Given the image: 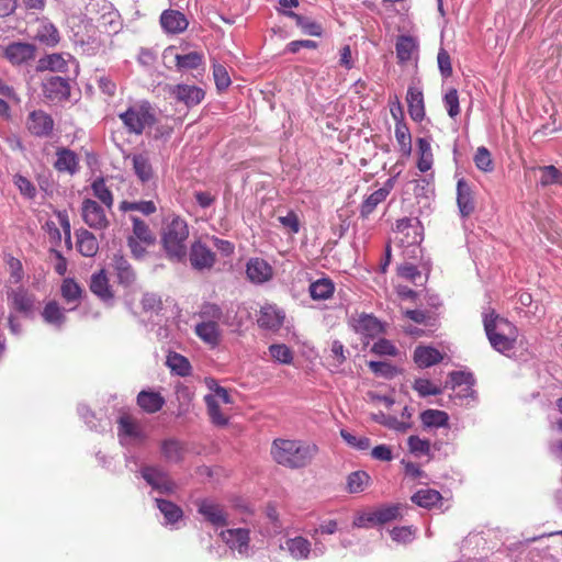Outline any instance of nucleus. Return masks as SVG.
I'll return each instance as SVG.
<instances>
[{
  "label": "nucleus",
  "instance_id": "412c9836",
  "mask_svg": "<svg viewBox=\"0 0 562 562\" xmlns=\"http://www.w3.org/2000/svg\"><path fill=\"white\" fill-rule=\"evenodd\" d=\"M395 231L403 234L406 239H402V243L407 245H414L422 241L420 224L417 218L403 217L396 221Z\"/></svg>",
  "mask_w": 562,
  "mask_h": 562
},
{
  "label": "nucleus",
  "instance_id": "b1692460",
  "mask_svg": "<svg viewBox=\"0 0 562 562\" xmlns=\"http://www.w3.org/2000/svg\"><path fill=\"white\" fill-rule=\"evenodd\" d=\"M396 58L400 65H405L413 60L418 52L417 41L408 35H401L397 37L395 44Z\"/></svg>",
  "mask_w": 562,
  "mask_h": 562
},
{
  "label": "nucleus",
  "instance_id": "69168bd1",
  "mask_svg": "<svg viewBox=\"0 0 562 562\" xmlns=\"http://www.w3.org/2000/svg\"><path fill=\"white\" fill-rule=\"evenodd\" d=\"M391 538L397 543H409L415 539L416 529L408 527H395L391 530Z\"/></svg>",
  "mask_w": 562,
  "mask_h": 562
},
{
  "label": "nucleus",
  "instance_id": "58836bf2",
  "mask_svg": "<svg viewBox=\"0 0 562 562\" xmlns=\"http://www.w3.org/2000/svg\"><path fill=\"white\" fill-rule=\"evenodd\" d=\"M42 316L47 324L58 328H60L66 321L65 311L55 301H50L45 305Z\"/></svg>",
  "mask_w": 562,
  "mask_h": 562
},
{
  "label": "nucleus",
  "instance_id": "0eeeda50",
  "mask_svg": "<svg viewBox=\"0 0 562 562\" xmlns=\"http://www.w3.org/2000/svg\"><path fill=\"white\" fill-rule=\"evenodd\" d=\"M221 539L229 549L236 550L243 558H249L250 552V531L246 528H232L221 531Z\"/></svg>",
  "mask_w": 562,
  "mask_h": 562
},
{
  "label": "nucleus",
  "instance_id": "2eb2a0df",
  "mask_svg": "<svg viewBox=\"0 0 562 562\" xmlns=\"http://www.w3.org/2000/svg\"><path fill=\"white\" fill-rule=\"evenodd\" d=\"M36 47L30 43L14 42L4 49V57L13 65H21L35 58Z\"/></svg>",
  "mask_w": 562,
  "mask_h": 562
},
{
  "label": "nucleus",
  "instance_id": "2f4dec72",
  "mask_svg": "<svg viewBox=\"0 0 562 562\" xmlns=\"http://www.w3.org/2000/svg\"><path fill=\"white\" fill-rule=\"evenodd\" d=\"M450 378V384L452 389H456L461 385H467L464 389L463 397H475V391L472 389V386L475 384V378L471 372H464V371H452L449 374ZM449 382H447L446 386H448Z\"/></svg>",
  "mask_w": 562,
  "mask_h": 562
},
{
  "label": "nucleus",
  "instance_id": "20e7f679",
  "mask_svg": "<svg viewBox=\"0 0 562 562\" xmlns=\"http://www.w3.org/2000/svg\"><path fill=\"white\" fill-rule=\"evenodd\" d=\"M119 119L130 134L142 135L144 131L156 122L155 110L151 104L142 100L130 105L119 113Z\"/></svg>",
  "mask_w": 562,
  "mask_h": 562
},
{
  "label": "nucleus",
  "instance_id": "c85d7f7f",
  "mask_svg": "<svg viewBox=\"0 0 562 562\" xmlns=\"http://www.w3.org/2000/svg\"><path fill=\"white\" fill-rule=\"evenodd\" d=\"M77 249L85 257H93L99 250L95 236L86 228L76 232Z\"/></svg>",
  "mask_w": 562,
  "mask_h": 562
},
{
  "label": "nucleus",
  "instance_id": "bb28decb",
  "mask_svg": "<svg viewBox=\"0 0 562 562\" xmlns=\"http://www.w3.org/2000/svg\"><path fill=\"white\" fill-rule=\"evenodd\" d=\"M8 297L12 302V307L27 315L33 311L35 297L33 294H30L25 289L19 288L16 290H12L8 293Z\"/></svg>",
  "mask_w": 562,
  "mask_h": 562
},
{
  "label": "nucleus",
  "instance_id": "f704fd0d",
  "mask_svg": "<svg viewBox=\"0 0 562 562\" xmlns=\"http://www.w3.org/2000/svg\"><path fill=\"white\" fill-rule=\"evenodd\" d=\"M283 14L295 20L296 25L306 35L322 36L323 27L319 23L311 20L310 18L296 14L293 11H283Z\"/></svg>",
  "mask_w": 562,
  "mask_h": 562
},
{
  "label": "nucleus",
  "instance_id": "dca6fc26",
  "mask_svg": "<svg viewBox=\"0 0 562 562\" xmlns=\"http://www.w3.org/2000/svg\"><path fill=\"white\" fill-rule=\"evenodd\" d=\"M43 93L50 101H61L68 99L70 94V86L67 79L52 76L43 83Z\"/></svg>",
  "mask_w": 562,
  "mask_h": 562
},
{
  "label": "nucleus",
  "instance_id": "a211bd4d",
  "mask_svg": "<svg viewBox=\"0 0 562 562\" xmlns=\"http://www.w3.org/2000/svg\"><path fill=\"white\" fill-rule=\"evenodd\" d=\"M280 548L285 550L296 561L307 560L312 554L311 541L302 536L288 538Z\"/></svg>",
  "mask_w": 562,
  "mask_h": 562
},
{
  "label": "nucleus",
  "instance_id": "4be33fe9",
  "mask_svg": "<svg viewBox=\"0 0 562 562\" xmlns=\"http://www.w3.org/2000/svg\"><path fill=\"white\" fill-rule=\"evenodd\" d=\"M195 335L206 345L216 347L221 342L222 331L218 323L214 321H202L194 328Z\"/></svg>",
  "mask_w": 562,
  "mask_h": 562
},
{
  "label": "nucleus",
  "instance_id": "39448f33",
  "mask_svg": "<svg viewBox=\"0 0 562 562\" xmlns=\"http://www.w3.org/2000/svg\"><path fill=\"white\" fill-rule=\"evenodd\" d=\"M401 508L402 506L400 504L379 507L373 512L366 513L357 517L353 525L356 527L363 528L390 522L401 516Z\"/></svg>",
  "mask_w": 562,
  "mask_h": 562
},
{
  "label": "nucleus",
  "instance_id": "774afa93",
  "mask_svg": "<svg viewBox=\"0 0 562 562\" xmlns=\"http://www.w3.org/2000/svg\"><path fill=\"white\" fill-rule=\"evenodd\" d=\"M213 77L216 88L221 91L227 89L231 85V77L225 66L213 64Z\"/></svg>",
  "mask_w": 562,
  "mask_h": 562
},
{
  "label": "nucleus",
  "instance_id": "a878e982",
  "mask_svg": "<svg viewBox=\"0 0 562 562\" xmlns=\"http://www.w3.org/2000/svg\"><path fill=\"white\" fill-rule=\"evenodd\" d=\"M162 29L171 34L183 32L188 27V20L183 13L176 10H166L160 16Z\"/></svg>",
  "mask_w": 562,
  "mask_h": 562
},
{
  "label": "nucleus",
  "instance_id": "052dcab7",
  "mask_svg": "<svg viewBox=\"0 0 562 562\" xmlns=\"http://www.w3.org/2000/svg\"><path fill=\"white\" fill-rule=\"evenodd\" d=\"M540 183L543 187L550 184H562V173L554 166H546L540 168Z\"/></svg>",
  "mask_w": 562,
  "mask_h": 562
},
{
  "label": "nucleus",
  "instance_id": "4468645a",
  "mask_svg": "<svg viewBox=\"0 0 562 562\" xmlns=\"http://www.w3.org/2000/svg\"><path fill=\"white\" fill-rule=\"evenodd\" d=\"M396 182V177L389 178L382 188L372 192L361 204L360 214L362 217H368L376 206L382 203L393 190Z\"/></svg>",
  "mask_w": 562,
  "mask_h": 562
},
{
  "label": "nucleus",
  "instance_id": "7ed1b4c3",
  "mask_svg": "<svg viewBox=\"0 0 562 562\" xmlns=\"http://www.w3.org/2000/svg\"><path fill=\"white\" fill-rule=\"evenodd\" d=\"M189 237V227L184 220L176 216L166 225L161 241L167 257L176 262H182L187 257L186 241Z\"/></svg>",
  "mask_w": 562,
  "mask_h": 562
},
{
  "label": "nucleus",
  "instance_id": "e2e57ef3",
  "mask_svg": "<svg viewBox=\"0 0 562 562\" xmlns=\"http://www.w3.org/2000/svg\"><path fill=\"white\" fill-rule=\"evenodd\" d=\"M407 443L411 453L417 457L430 453V442L426 439H420L418 436H409Z\"/></svg>",
  "mask_w": 562,
  "mask_h": 562
},
{
  "label": "nucleus",
  "instance_id": "8fccbe9b",
  "mask_svg": "<svg viewBox=\"0 0 562 562\" xmlns=\"http://www.w3.org/2000/svg\"><path fill=\"white\" fill-rule=\"evenodd\" d=\"M204 401L206 403L207 413L213 424L217 426H224L227 424V418L221 413L220 404L214 395H205Z\"/></svg>",
  "mask_w": 562,
  "mask_h": 562
},
{
  "label": "nucleus",
  "instance_id": "09e8293b",
  "mask_svg": "<svg viewBox=\"0 0 562 562\" xmlns=\"http://www.w3.org/2000/svg\"><path fill=\"white\" fill-rule=\"evenodd\" d=\"M203 64V55L199 52H190L184 55H176L178 69H196Z\"/></svg>",
  "mask_w": 562,
  "mask_h": 562
},
{
  "label": "nucleus",
  "instance_id": "338daca9",
  "mask_svg": "<svg viewBox=\"0 0 562 562\" xmlns=\"http://www.w3.org/2000/svg\"><path fill=\"white\" fill-rule=\"evenodd\" d=\"M414 390L418 392L422 397L429 395H439L442 393V389L434 385L427 379H416L413 385Z\"/></svg>",
  "mask_w": 562,
  "mask_h": 562
},
{
  "label": "nucleus",
  "instance_id": "c03bdc74",
  "mask_svg": "<svg viewBox=\"0 0 562 562\" xmlns=\"http://www.w3.org/2000/svg\"><path fill=\"white\" fill-rule=\"evenodd\" d=\"M133 222V236L134 238L138 239L139 241L146 244V245H153L156 241V237L150 231L149 226L137 216L131 217Z\"/></svg>",
  "mask_w": 562,
  "mask_h": 562
},
{
  "label": "nucleus",
  "instance_id": "79ce46f5",
  "mask_svg": "<svg viewBox=\"0 0 562 562\" xmlns=\"http://www.w3.org/2000/svg\"><path fill=\"white\" fill-rule=\"evenodd\" d=\"M166 364L172 372L180 376H187L191 373V364L189 360L180 353L169 352Z\"/></svg>",
  "mask_w": 562,
  "mask_h": 562
},
{
  "label": "nucleus",
  "instance_id": "f257e3e1",
  "mask_svg": "<svg viewBox=\"0 0 562 562\" xmlns=\"http://www.w3.org/2000/svg\"><path fill=\"white\" fill-rule=\"evenodd\" d=\"M319 448L316 443L299 439H274L270 453L272 459L286 469L299 470L312 464Z\"/></svg>",
  "mask_w": 562,
  "mask_h": 562
},
{
  "label": "nucleus",
  "instance_id": "6ab92c4d",
  "mask_svg": "<svg viewBox=\"0 0 562 562\" xmlns=\"http://www.w3.org/2000/svg\"><path fill=\"white\" fill-rule=\"evenodd\" d=\"M406 101L412 120L422 122L425 117V102L422 89L414 83L409 85Z\"/></svg>",
  "mask_w": 562,
  "mask_h": 562
},
{
  "label": "nucleus",
  "instance_id": "680f3d73",
  "mask_svg": "<svg viewBox=\"0 0 562 562\" xmlns=\"http://www.w3.org/2000/svg\"><path fill=\"white\" fill-rule=\"evenodd\" d=\"M330 367L338 369L345 361V347L339 340H334L330 346V355L327 358Z\"/></svg>",
  "mask_w": 562,
  "mask_h": 562
},
{
  "label": "nucleus",
  "instance_id": "f8f14e48",
  "mask_svg": "<svg viewBox=\"0 0 562 562\" xmlns=\"http://www.w3.org/2000/svg\"><path fill=\"white\" fill-rule=\"evenodd\" d=\"M457 204L462 217H469L475 211V196L473 187L464 179L457 183Z\"/></svg>",
  "mask_w": 562,
  "mask_h": 562
},
{
  "label": "nucleus",
  "instance_id": "de8ad7c7",
  "mask_svg": "<svg viewBox=\"0 0 562 562\" xmlns=\"http://www.w3.org/2000/svg\"><path fill=\"white\" fill-rule=\"evenodd\" d=\"M36 38L41 43L53 47L59 42V33L52 23H43L37 30Z\"/></svg>",
  "mask_w": 562,
  "mask_h": 562
},
{
  "label": "nucleus",
  "instance_id": "0e129e2a",
  "mask_svg": "<svg viewBox=\"0 0 562 562\" xmlns=\"http://www.w3.org/2000/svg\"><path fill=\"white\" fill-rule=\"evenodd\" d=\"M368 367L378 376L391 379L396 374V368L385 361H369Z\"/></svg>",
  "mask_w": 562,
  "mask_h": 562
},
{
  "label": "nucleus",
  "instance_id": "37998d69",
  "mask_svg": "<svg viewBox=\"0 0 562 562\" xmlns=\"http://www.w3.org/2000/svg\"><path fill=\"white\" fill-rule=\"evenodd\" d=\"M155 501L167 524H175L182 518L183 512L175 503L161 498H156Z\"/></svg>",
  "mask_w": 562,
  "mask_h": 562
},
{
  "label": "nucleus",
  "instance_id": "423d86ee",
  "mask_svg": "<svg viewBox=\"0 0 562 562\" xmlns=\"http://www.w3.org/2000/svg\"><path fill=\"white\" fill-rule=\"evenodd\" d=\"M140 475L148 485L159 493L171 494L176 490L175 482L161 467L145 465L140 469Z\"/></svg>",
  "mask_w": 562,
  "mask_h": 562
},
{
  "label": "nucleus",
  "instance_id": "c756f323",
  "mask_svg": "<svg viewBox=\"0 0 562 562\" xmlns=\"http://www.w3.org/2000/svg\"><path fill=\"white\" fill-rule=\"evenodd\" d=\"M90 290L104 302L113 299V293L104 270H101L91 276Z\"/></svg>",
  "mask_w": 562,
  "mask_h": 562
},
{
  "label": "nucleus",
  "instance_id": "13d9d810",
  "mask_svg": "<svg viewBox=\"0 0 562 562\" xmlns=\"http://www.w3.org/2000/svg\"><path fill=\"white\" fill-rule=\"evenodd\" d=\"M121 211H138L145 215H150L156 212V205L153 201H139V202H128L123 201L120 205Z\"/></svg>",
  "mask_w": 562,
  "mask_h": 562
},
{
  "label": "nucleus",
  "instance_id": "4d7b16f0",
  "mask_svg": "<svg viewBox=\"0 0 562 562\" xmlns=\"http://www.w3.org/2000/svg\"><path fill=\"white\" fill-rule=\"evenodd\" d=\"M395 137L404 154L411 153L412 138L408 127L404 123H396L395 125Z\"/></svg>",
  "mask_w": 562,
  "mask_h": 562
},
{
  "label": "nucleus",
  "instance_id": "72a5a7b5",
  "mask_svg": "<svg viewBox=\"0 0 562 562\" xmlns=\"http://www.w3.org/2000/svg\"><path fill=\"white\" fill-rule=\"evenodd\" d=\"M137 404L147 413H156L161 409L165 404L164 397L151 391H142L137 395Z\"/></svg>",
  "mask_w": 562,
  "mask_h": 562
},
{
  "label": "nucleus",
  "instance_id": "ddd939ff",
  "mask_svg": "<svg viewBox=\"0 0 562 562\" xmlns=\"http://www.w3.org/2000/svg\"><path fill=\"white\" fill-rule=\"evenodd\" d=\"M285 318L284 312L276 304H265L261 306L257 318L258 326L263 329L279 330Z\"/></svg>",
  "mask_w": 562,
  "mask_h": 562
},
{
  "label": "nucleus",
  "instance_id": "cd10ccee",
  "mask_svg": "<svg viewBox=\"0 0 562 562\" xmlns=\"http://www.w3.org/2000/svg\"><path fill=\"white\" fill-rule=\"evenodd\" d=\"M57 159L54 167L60 172L74 175L79 168V159L75 151L68 148H58L56 153Z\"/></svg>",
  "mask_w": 562,
  "mask_h": 562
},
{
  "label": "nucleus",
  "instance_id": "7c9ffc66",
  "mask_svg": "<svg viewBox=\"0 0 562 562\" xmlns=\"http://www.w3.org/2000/svg\"><path fill=\"white\" fill-rule=\"evenodd\" d=\"M353 327L357 333L370 337L379 335L383 329L381 322L376 317L369 314L359 315V317L355 319Z\"/></svg>",
  "mask_w": 562,
  "mask_h": 562
},
{
  "label": "nucleus",
  "instance_id": "aec40b11",
  "mask_svg": "<svg viewBox=\"0 0 562 562\" xmlns=\"http://www.w3.org/2000/svg\"><path fill=\"white\" fill-rule=\"evenodd\" d=\"M171 94L187 106L198 105L205 95L201 88L190 85H177L172 87Z\"/></svg>",
  "mask_w": 562,
  "mask_h": 562
},
{
  "label": "nucleus",
  "instance_id": "bf43d9fd",
  "mask_svg": "<svg viewBox=\"0 0 562 562\" xmlns=\"http://www.w3.org/2000/svg\"><path fill=\"white\" fill-rule=\"evenodd\" d=\"M60 291H61V296L68 303L78 301L80 299V295H81V288L72 279H65L63 281Z\"/></svg>",
  "mask_w": 562,
  "mask_h": 562
},
{
  "label": "nucleus",
  "instance_id": "4c0bfd02",
  "mask_svg": "<svg viewBox=\"0 0 562 562\" xmlns=\"http://www.w3.org/2000/svg\"><path fill=\"white\" fill-rule=\"evenodd\" d=\"M335 291L334 282L328 278L319 279L310 285V295L313 300H327Z\"/></svg>",
  "mask_w": 562,
  "mask_h": 562
},
{
  "label": "nucleus",
  "instance_id": "9d476101",
  "mask_svg": "<svg viewBox=\"0 0 562 562\" xmlns=\"http://www.w3.org/2000/svg\"><path fill=\"white\" fill-rule=\"evenodd\" d=\"M198 513L212 526L225 527L228 525V514L224 507L213 501L201 499L198 502Z\"/></svg>",
  "mask_w": 562,
  "mask_h": 562
},
{
  "label": "nucleus",
  "instance_id": "1a4fd4ad",
  "mask_svg": "<svg viewBox=\"0 0 562 562\" xmlns=\"http://www.w3.org/2000/svg\"><path fill=\"white\" fill-rule=\"evenodd\" d=\"M189 260L194 270H210L215 263L216 255L206 245L195 241L191 245Z\"/></svg>",
  "mask_w": 562,
  "mask_h": 562
},
{
  "label": "nucleus",
  "instance_id": "f03ea898",
  "mask_svg": "<svg viewBox=\"0 0 562 562\" xmlns=\"http://www.w3.org/2000/svg\"><path fill=\"white\" fill-rule=\"evenodd\" d=\"M484 330L491 346L498 352H506L515 347L518 338L517 327L495 311L483 316Z\"/></svg>",
  "mask_w": 562,
  "mask_h": 562
},
{
  "label": "nucleus",
  "instance_id": "c9c22d12",
  "mask_svg": "<svg viewBox=\"0 0 562 562\" xmlns=\"http://www.w3.org/2000/svg\"><path fill=\"white\" fill-rule=\"evenodd\" d=\"M442 499L441 494L432 488L418 490L412 497L411 501L419 507L431 508L440 503Z\"/></svg>",
  "mask_w": 562,
  "mask_h": 562
},
{
  "label": "nucleus",
  "instance_id": "f3484780",
  "mask_svg": "<svg viewBox=\"0 0 562 562\" xmlns=\"http://www.w3.org/2000/svg\"><path fill=\"white\" fill-rule=\"evenodd\" d=\"M119 437L122 443L142 442L145 440V434L138 423L130 415H122L119 418Z\"/></svg>",
  "mask_w": 562,
  "mask_h": 562
},
{
  "label": "nucleus",
  "instance_id": "603ef678",
  "mask_svg": "<svg viewBox=\"0 0 562 562\" xmlns=\"http://www.w3.org/2000/svg\"><path fill=\"white\" fill-rule=\"evenodd\" d=\"M373 419L381 424V425H384L385 427L390 428V429H394L398 432H406L409 428H411V424L409 423H405V422H401L398 420L396 417L394 416H390V415H385L384 413H379V414H375L373 416Z\"/></svg>",
  "mask_w": 562,
  "mask_h": 562
},
{
  "label": "nucleus",
  "instance_id": "a18cd8bd",
  "mask_svg": "<svg viewBox=\"0 0 562 562\" xmlns=\"http://www.w3.org/2000/svg\"><path fill=\"white\" fill-rule=\"evenodd\" d=\"M425 427H445L448 425L449 416L443 411L426 409L420 414Z\"/></svg>",
  "mask_w": 562,
  "mask_h": 562
},
{
  "label": "nucleus",
  "instance_id": "6e6552de",
  "mask_svg": "<svg viewBox=\"0 0 562 562\" xmlns=\"http://www.w3.org/2000/svg\"><path fill=\"white\" fill-rule=\"evenodd\" d=\"M81 217L90 228L95 231L105 229L110 224L104 209L97 201L91 199L82 201Z\"/></svg>",
  "mask_w": 562,
  "mask_h": 562
},
{
  "label": "nucleus",
  "instance_id": "864d4df0",
  "mask_svg": "<svg viewBox=\"0 0 562 562\" xmlns=\"http://www.w3.org/2000/svg\"><path fill=\"white\" fill-rule=\"evenodd\" d=\"M473 160L476 168L480 169L481 171L491 172L494 169L491 153L484 146H481L476 149Z\"/></svg>",
  "mask_w": 562,
  "mask_h": 562
},
{
  "label": "nucleus",
  "instance_id": "ea45409f",
  "mask_svg": "<svg viewBox=\"0 0 562 562\" xmlns=\"http://www.w3.org/2000/svg\"><path fill=\"white\" fill-rule=\"evenodd\" d=\"M371 477L366 471H355L347 476L346 488L349 493L363 492L370 484Z\"/></svg>",
  "mask_w": 562,
  "mask_h": 562
},
{
  "label": "nucleus",
  "instance_id": "a19ab883",
  "mask_svg": "<svg viewBox=\"0 0 562 562\" xmlns=\"http://www.w3.org/2000/svg\"><path fill=\"white\" fill-rule=\"evenodd\" d=\"M133 169L137 178L142 182H147L153 177V168L148 157L143 154H137L132 157Z\"/></svg>",
  "mask_w": 562,
  "mask_h": 562
},
{
  "label": "nucleus",
  "instance_id": "393cba45",
  "mask_svg": "<svg viewBox=\"0 0 562 562\" xmlns=\"http://www.w3.org/2000/svg\"><path fill=\"white\" fill-rule=\"evenodd\" d=\"M112 267L115 271L120 284L128 286L134 283L136 273L128 260L123 255L114 254L112 258Z\"/></svg>",
  "mask_w": 562,
  "mask_h": 562
},
{
  "label": "nucleus",
  "instance_id": "3c124183",
  "mask_svg": "<svg viewBox=\"0 0 562 562\" xmlns=\"http://www.w3.org/2000/svg\"><path fill=\"white\" fill-rule=\"evenodd\" d=\"M93 194L108 207L112 209L114 200L112 192L105 186L103 178H98L92 182Z\"/></svg>",
  "mask_w": 562,
  "mask_h": 562
},
{
  "label": "nucleus",
  "instance_id": "49530a36",
  "mask_svg": "<svg viewBox=\"0 0 562 562\" xmlns=\"http://www.w3.org/2000/svg\"><path fill=\"white\" fill-rule=\"evenodd\" d=\"M38 70L64 72L67 70V61L60 54H50L38 60Z\"/></svg>",
  "mask_w": 562,
  "mask_h": 562
},
{
  "label": "nucleus",
  "instance_id": "5701e85b",
  "mask_svg": "<svg viewBox=\"0 0 562 562\" xmlns=\"http://www.w3.org/2000/svg\"><path fill=\"white\" fill-rule=\"evenodd\" d=\"M246 273L251 282L260 284L271 279L272 268L263 259L254 258L248 261Z\"/></svg>",
  "mask_w": 562,
  "mask_h": 562
},
{
  "label": "nucleus",
  "instance_id": "e433bc0d",
  "mask_svg": "<svg viewBox=\"0 0 562 562\" xmlns=\"http://www.w3.org/2000/svg\"><path fill=\"white\" fill-rule=\"evenodd\" d=\"M160 450L164 459L168 462L179 463L183 459L184 448L179 440H164Z\"/></svg>",
  "mask_w": 562,
  "mask_h": 562
},
{
  "label": "nucleus",
  "instance_id": "9b49d317",
  "mask_svg": "<svg viewBox=\"0 0 562 562\" xmlns=\"http://www.w3.org/2000/svg\"><path fill=\"white\" fill-rule=\"evenodd\" d=\"M26 126L32 135L46 137L53 132L54 120L46 112L36 110L29 114Z\"/></svg>",
  "mask_w": 562,
  "mask_h": 562
},
{
  "label": "nucleus",
  "instance_id": "5fc2aeb1",
  "mask_svg": "<svg viewBox=\"0 0 562 562\" xmlns=\"http://www.w3.org/2000/svg\"><path fill=\"white\" fill-rule=\"evenodd\" d=\"M270 356L282 364H290L293 361L291 349L284 344H273L269 347Z\"/></svg>",
  "mask_w": 562,
  "mask_h": 562
},
{
  "label": "nucleus",
  "instance_id": "473e14b6",
  "mask_svg": "<svg viewBox=\"0 0 562 562\" xmlns=\"http://www.w3.org/2000/svg\"><path fill=\"white\" fill-rule=\"evenodd\" d=\"M442 360L440 351L434 347H417L414 351V361L420 368L431 367Z\"/></svg>",
  "mask_w": 562,
  "mask_h": 562
},
{
  "label": "nucleus",
  "instance_id": "6e6d98bb",
  "mask_svg": "<svg viewBox=\"0 0 562 562\" xmlns=\"http://www.w3.org/2000/svg\"><path fill=\"white\" fill-rule=\"evenodd\" d=\"M142 308L145 313L158 314L162 308L161 297L151 292H146L143 294Z\"/></svg>",
  "mask_w": 562,
  "mask_h": 562
}]
</instances>
